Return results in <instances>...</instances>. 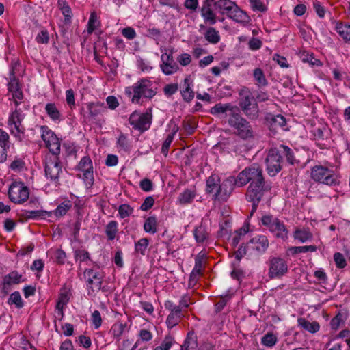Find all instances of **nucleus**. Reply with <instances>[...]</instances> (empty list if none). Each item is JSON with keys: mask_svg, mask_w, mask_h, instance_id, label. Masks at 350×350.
Here are the masks:
<instances>
[{"mask_svg": "<svg viewBox=\"0 0 350 350\" xmlns=\"http://www.w3.org/2000/svg\"><path fill=\"white\" fill-rule=\"evenodd\" d=\"M201 16L205 24L213 25L217 23V16L208 1H204L200 9Z\"/></svg>", "mask_w": 350, "mask_h": 350, "instance_id": "nucleus-21", "label": "nucleus"}, {"mask_svg": "<svg viewBox=\"0 0 350 350\" xmlns=\"http://www.w3.org/2000/svg\"><path fill=\"white\" fill-rule=\"evenodd\" d=\"M235 179L234 177H230L225 180L222 183H219L217 192L213 195L214 199L226 200L233 189V184L235 185Z\"/></svg>", "mask_w": 350, "mask_h": 350, "instance_id": "nucleus-20", "label": "nucleus"}, {"mask_svg": "<svg viewBox=\"0 0 350 350\" xmlns=\"http://www.w3.org/2000/svg\"><path fill=\"white\" fill-rule=\"evenodd\" d=\"M62 172L58 154H48L45 161V174L51 181L57 183Z\"/></svg>", "mask_w": 350, "mask_h": 350, "instance_id": "nucleus-9", "label": "nucleus"}, {"mask_svg": "<svg viewBox=\"0 0 350 350\" xmlns=\"http://www.w3.org/2000/svg\"><path fill=\"white\" fill-rule=\"evenodd\" d=\"M118 145L124 151L129 150V145L127 137L124 134H120L117 142Z\"/></svg>", "mask_w": 350, "mask_h": 350, "instance_id": "nucleus-58", "label": "nucleus"}, {"mask_svg": "<svg viewBox=\"0 0 350 350\" xmlns=\"http://www.w3.org/2000/svg\"><path fill=\"white\" fill-rule=\"evenodd\" d=\"M251 7L254 10L259 12H265L267 10L266 6L260 0H249Z\"/></svg>", "mask_w": 350, "mask_h": 350, "instance_id": "nucleus-59", "label": "nucleus"}, {"mask_svg": "<svg viewBox=\"0 0 350 350\" xmlns=\"http://www.w3.org/2000/svg\"><path fill=\"white\" fill-rule=\"evenodd\" d=\"M88 115L84 117L89 120H96V118L102 113L106 111V107L104 103L99 102L89 103L86 105Z\"/></svg>", "mask_w": 350, "mask_h": 350, "instance_id": "nucleus-22", "label": "nucleus"}, {"mask_svg": "<svg viewBox=\"0 0 350 350\" xmlns=\"http://www.w3.org/2000/svg\"><path fill=\"white\" fill-rule=\"evenodd\" d=\"M214 6L219 13L226 14L237 23H246L249 21L248 15L231 0H217Z\"/></svg>", "mask_w": 350, "mask_h": 350, "instance_id": "nucleus-2", "label": "nucleus"}, {"mask_svg": "<svg viewBox=\"0 0 350 350\" xmlns=\"http://www.w3.org/2000/svg\"><path fill=\"white\" fill-rule=\"evenodd\" d=\"M10 90L14 92L12 96L14 99V104L16 105V101L17 100H21L23 98V93L18 89V83L14 80L12 82L10 83Z\"/></svg>", "mask_w": 350, "mask_h": 350, "instance_id": "nucleus-49", "label": "nucleus"}, {"mask_svg": "<svg viewBox=\"0 0 350 350\" xmlns=\"http://www.w3.org/2000/svg\"><path fill=\"white\" fill-rule=\"evenodd\" d=\"M84 276L87 278L89 295L94 294L100 290H102L103 292L107 291L105 286H102L103 274L101 272L92 269H87L84 271Z\"/></svg>", "mask_w": 350, "mask_h": 350, "instance_id": "nucleus-8", "label": "nucleus"}, {"mask_svg": "<svg viewBox=\"0 0 350 350\" xmlns=\"http://www.w3.org/2000/svg\"><path fill=\"white\" fill-rule=\"evenodd\" d=\"M8 196L14 203L22 204L29 198V189L21 182H14L10 186Z\"/></svg>", "mask_w": 350, "mask_h": 350, "instance_id": "nucleus-12", "label": "nucleus"}, {"mask_svg": "<svg viewBox=\"0 0 350 350\" xmlns=\"http://www.w3.org/2000/svg\"><path fill=\"white\" fill-rule=\"evenodd\" d=\"M45 111L49 117L54 122H60L62 113L54 103H47L45 106Z\"/></svg>", "mask_w": 350, "mask_h": 350, "instance_id": "nucleus-27", "label": "nucleus"}, {"mask_svg": "<svg viewBox=\"0 0 350 350\" xmlns=\"http://www.w3.org/2000/svg\"><path fill=\"white\" fill-rule=\"evenodd\" d=\"M239 105L243 113L250 120H256L259 116V109L252 93L247 89L239 92Z\"/></svg>", "mask_w": 350, "mask_h": 350, "instance_id": "nucleus-6", "label": "nucleus"}, {"mask_svg": "<svg viewBox=\"0 0 350 350\" xmlns=\"http://www.w3.org/2000/svg\"><path fill=\"white\" fill-rule=\"evenodd\" d=\"M228 124L234 129V133L243 139H247L254 137V130L250 123L239 111L230 113Z\"/></svg>", "mask_w": 350, "mask_h": 350, "instance_id": "nucleus-5", "label": "nucleus"}, {"mask_svg": "<svg viewBox=\"0 0 350 350\" xmlns=\"http://www.w3.org/2000/svg\"><path fill=\"white\" fill-rule=\"evenodd\" d=\"M58 3L62 14L65 17V22L66 23H70L72 14L70 6L63 0H59Z\"/></svg>", "mask_w": 350, "mask_h": 350, "instance_id": "nucleus-39", "label": "nucleus"}, {"mask_svg": "<svg viewBox=\"0 0 350 350\" xmlns=\"http://www.w3.org/2000/svg\"><path fill=\"white\" fill-rule=\"evenodd\" d=\"M220 183V179L217 175H211L206 180V192L215 193L218 189Z\"/></svg>", "mask_w": 350, "mask_h": 350, "instance_id": "nucleus-34", "label": "nucleus"}, {"mask_svg": "<svg viewBox=\"0 0 350 350\" xmlns=\"http://www.w3.org/2000/svg\"><path fill=\"white\" fill-rule=\"evenodd\" d=\"M310 178L316 183L331 187L340 184L339 176L332 169L321 165H316L311 168Z\"/></svg>", "mask_w": 350, "mask_h": 350, "instance_id": "nucleus-3", "label": "nucleus"}, {"mask_svg": "<svg viewBox=\"0 0 350 350\" xmlns=\"http://www.w3.org/2000/svg\"><path fill=\"white\" fill-rule=\"evenodd\" d=\"M297 323L301 328L312 334L317 332L320 329V325L318 322H310L305 318H299Z\"/></svg>", "mask_w": 350, "mask_h": 350, "instance_id": "nucleus-26", "label": "nucleus"}, {"mask_svg": "<svg viewBox=\"0 0 350 350\" xmlns=\"http://www.w3.org/2000/svg\"><path fill=\"white\" fill-rule=\"evenodd\" d=\"M173 338L171 336H167L161 345L157 347L154 350H170L173 343Z\"/></svg>", "mask_w": 350, "mask_h": 350, "instance_id": "nucleus-55", "label": "nucleus"}, {"mask_svg": "<svg viewBox=\"0 0 350 350\" xmlns=\"http://www.w3.org/2000/svg\"><path fill=\"white\" fill-rule=\"evenodd\" d=\"M250 182V184L263 183L264 178L262 170L256 165L246 167L241 172L235 179V185L242 187Z\"/></svg>", "mask_w": 350, "mask_h": 350, "instance_id": "nucleus-7", "label": "nucleus"}, {"mask_svg": "<svg viewBox=\"0 0 350 350\" xmlns=\"http://www.w3.org/2000/svg\"><path fill=\"white\" fill-rule=\"evenodd\" d=\"M118 232V223L116 221H109L105 228V233L107 239L110 241L113 240Z\"/></svg>", "mask_w": 350, "mask_h": 350, "instance_id": "nucleus-38", "label": "nucleus"}, {"mask_svg": "<svg viewBox=\"0 0 350 350\" xmlns=\"http://www.w3.org/2000/svg\"><path fill=\"white\" fill-rule=\"evenodd\" d=\"M23 281L22 275L16 271H13L3 278V284L5 288V286L19 284Z\"/></svg>", "mask_w": 350, "mask_h": 350, "instance_id": "nucleus-29", "label": "nucleus"}, {"mask_svg": "<svg viewBox=\"0 0 350 350\" xmlns=\"http://www.w3.org/2000/svg\"><path fill=\"white\" fill-rule=\"evenodd\" d=\"M228 111H230V113H233L236 111H239V108L230 103H217L210 109V113L212 115L216 116L220 113H226Z\"/></svg>", "mask_w": 350, "mask_h": 350, "instance_id": "nucleus-24", "label": "nucleus"}, {"mask_svg": "<svg viewBox=\"0 0 350 350\" xmlns=\"http://www.w3.org/2000/svg\"><path fill=\"white\" fill-rule=\"evenodd\" d=\"M195 196V190L187 189L179 194L178 201L180 204H190L193 200Z\"/></svg>", "mask_w": 350, "mask_h": 350, "instance_id": "nucleus-30", "label": "nucleus"}, {"mask_svg": "<svg viewBox=\"0 0 350 350\" xmlns=\"http://www.w3.org/2000/svg\"><path fill=\"white\" fill-rule=\"evenodd\" d=\"M133 212V208L129 204H121L118 208V213L122 219L130 216Z\"/></svg>", "mask_w": 350, "mask_h": 350, "instance_id": "nucleus-50", "label": "nucleus"}, {"mask_svg": "<svg viewBox=\"0 0 350 350\" xmlns=\"http://www.w3.org/2000/svg\"><path fill=\"white\" fill-rule=\"evenodd\" d=\"M77 170L83 172V179L90 185L94 183L92 162L90 157H83L77 166Z\"/></svg>", "mask_w": 350, "mask_h": 350, "instance_id": "nucleus-18", "label": "nucleus"}, {"mask_svg": "<svg viewBox=\"0 0 350 350\" xmlns=\"http://www.w3.org/2000/svg\"><path fill=\"white\" fill-rule=\"evenodd\" d=\"M313 8L320 18H323L325 14V9L318 1L313 2Z\"/></svg>", "mask_w": 350, "mask_h": 350, "instance_id": "nucleus-64", "label": "nucleus"}, {"mask_svg": "<svg viewBox=\"0 0 350 350\" xmlns=\"http://www.w3.org/2000/svg\"><path fill=\"white\" fill-rule=\"evenodd\" d=\"M178 89V85L177 83H170L167 84L163 88V92L166 96H172L175 94Z\"/></svg>", "mask_w": 350, "mask_h": 350, "instance_id": "nucleus-61", "label": "nucleus"}, {"mask_svg": "<svg viewBox=\"0 0 350 350\" xmlns=\"http://www.w3.org/2000/svg\"><path fill=\"white\" fill-rule=\"evenodd\" d=\"M184 316L183 311L174 310V312H170L167 317L166 323L168 328L172 329L175 327L180 321L182 317Z\"/></svg>", "mask_w": 350, "mask_h": 350, "instance_id": "nucleus-28", "label": "nucleus"}, {"mask_svg": "<svg viewBox=\"0 0 350 350\" xmlns=\"http://www.w3.org/2000/svg\"><path fill=\"white\" fill-rule=\"evenodd\" d=\"M204 36L206 40L211 44H216L220 41L219 33L214 27H208Z\"/></svg>", "mask_w": 350, "mask_h": 350, "instance_id": "nucleus-31", "label": "nucleus"}, {"mask_svg": "<svg viewBox=\"0 0 350 350\" xmlns=\"http://www.w3.org/2000/svg\"><path fill=\"white\" fill-rule=\"evenodd\" d=\"M71 206L72 204L70 201H64L57 207L54 213L57 217H62L66 215Z\"/></svg>", "mask_w": 350, "mask_h": 350, "instance_id": "nucleus-44", "label": "nucleus"}, {"mask_svg": "<svg viewBox=\"0 0 350 350\" xmlns=\"http://www.w3.org/2000/svg\"><path fill=\"white\" fill-rule=\"evenodd\" d=\"M42 131L41 137L46 146L49 148L50 154H59L60 152V142L56 135L46 126L40 128Z\"/></svg>", "mask_w": 350, "mask_h": 350, "instance_id": "nucleus-13", "label": "nucleus"}, {"mask_svg": "<svg viewBox=\"0 0 350 350\" xmlns=\"http://www.w3.org/2000/svg\"><path fill=\"white\" fill-rule=\"evenodd\" d=\"M9 135L0 129V163L4 162L7 159V148H8Z\"/></svg>", "mask_w": 350, "mask_h": 350, "instance_id": "nucleus-25", "label": "nucleus"}, {"mask_svg": "<svg viewBox=\"0 0 350 350\" xmlns=\"http://www.w3.org/2000/svg\"><path fill=\"white\" fill-rule=\"evenodd\" d=\"M269 246V241L266 236H256L250 239L247 245V250L250 254H260L264 253Z\"/></svg>", "mask_w": 350, "mask_h": 350, "instance_id": "nucleus-16", "label": "nucleus"}, {"mask_svg": "<svg viewBox=\"0 0 350 350\" xmlns=\"http://www.w3.org/2000/svg\"><path fill=\"white\" fill-rule=\"evenodd\" d=\"M36 40L39 44H47L49 41V35L47 30H42L36 37Z\"/></svg>", "mask_w": 350, "mask_h": 350, "instance_id": "nucleus-56", "label": "nucleus"}, {"mask_svg": "<svg viewBox=\"0 0 350 350\" xmlns=\"http://www.w3.org/2000/svg\"><path fill=\"white\" fill-rule=\"evenodd\" d=\"M254 77L258 86L262 87L267 85V81L262 69L255 68L254 70Z\"/></svg>", "mask_w": 350, "mask_h": 350, "instance_id": "nucleus-42", "label": "nucleus"}, {"mask_svg": "<svg viewBox=\"0 0 350 350\" xmlns=\"http://www.w3.org/2000/svg\"><path fill=\"white\" fill-rule=\"evenodd\" d=\"M280 151V154L282 156H285L287 161L290 164H293L295 162V157L292 150L285 145H280L279 148H277Z\"/></svg>", "mask_w": 350, "mask_h": 350, "instance_id": "nucleus-40", "label": "nucleus"}, {"mask_svg": "<svg viewBox=\"0 0 350 350\" xmlns=\"http://www.w3.org/2000/svg\"><path fill=\"white\" fill-rule=\"evenodd\" d=\"M172 55L173 51L170 50L169 53H164L161 56V64L160 67L163 72L166 75H172L179 69V66L174 60Z\"/></svg>", "mask_w": 350, "mask_h": 350, "instance_id": "nucleus-17", "label": "nucleus"}, {"mask_svg": "<svg viewBox=\"0 0 350 350\" xmlns=\"http://www.w3.org/2000/svg\"><path fill=\"white\" fill-rule=\"evenodd\" d=\"M99 25V22L98 21L97 16L95 12H92L89 18L88 24V33H92L96 28Z\"/></svg>", "mask_w": 350, "mask_h": 350, "instance_id": "nucleus-51", "label": "nucleus"}, {"mask_svg": "<svg viewBox=\"0 0 350 350\" xmlns=\"http://www.w3.org/2000/svg\"><path fill=\"white\" fill-rule=\"evenodd\" d=\"M266 120L269 123L270 129L275 132L278 128H282L284 130H286L284 128L286 124V119L280 114L273 115L268 113L266 116Z\"/></svg>", "mask_w": 350, "mask_h": 350, "instance_id": "nucleus-23", "label": "nucleus"}, {"mask_svg": "<svg viewBox=\"0 0 350 350\" xmlns=\"http://www.w3.org/2000/svg\"><path fill=\"white\" fill-rule=\"evenodd\" d=\"M295 239H297L299 241L304 243L308 240L312 239V234L306 229H297L294 232Z\"/></svg>", "mask_w": 350, "mask_h": 350, "instance_id": "nucleus-37", "label": "nucleus"}, {"mask_svg": "<svg viewBox=\"0 0 350 350\" xmlns=\"http://www.w3.org/2000/svg\"><path fill=\"white\" fill-rule=\"evenodd\" d=\"M125 327H126L125 324L120 323V322H118V323H116L115 324H113V325L112 326V327L111 329V332L113 334L114 338L119 339L120 338V336H122V334H123V332L125 329Z\"/></svg>", "mask_w": 350, "mask_h": 350, "instance_id": "nucleus-46", "label": "nucleus"}, {"mask_svg": "<svg viewBox=\"0 0 350 350\" xmlns=\"http://www.w3.org/2000/svg\"><path fill=\"white\" fill-rule=\"evenodd\" d=\"M193 234L196 241L198 243H204L208 238V232H207L206 228L202 225H200L196 228L193 232Z\"/></svg>", "mask_w": 350, "mask_h": 350, "instance_id": "nucleus-35", "label": "nucleus"}, {"mask_svg": "<svg viewBox=\"0 0 350 350\" xmlns=\"http://www.w3.org/2000/svg\"><path fill=\"white\" fill-rule=\"evenodd\" d=\"M8 304H14L17 308H21L23 306V301L19 292H14L10 295Z\"/></svg>", "mask_w": 350, "mask_h": 350, "instance_id": "nucleus-45", "label": "nucleus"}, {"mask_svg": "<svg viewBox=\"0 0 350 350\" xmlns=\"http://www.w3.org/2000/svg\"><path fill=\"white\" fill-rule=\"evenodd\" d=\"M282 159L280 151L277 148H271L266 158L267 170L268 174L275 176L282 169Z\"/></svg>", "mask_w": 350, "mask_h": 350, "instance_id": "nucleus-14", "label": "nucleus"}, {"mask_svg": "<svg viewBox=\"0 0 350 350\" xmlns=\"http://www.w3.org/2000/svg\"><path fill=\"white\" fill-rule=\"evenodd\" d=\"M126 94L131 98L133 103L137 104L141 98H152L156 94V89L153 88V84L148 79H142L135 83L132 86L125 89Z\"/></svg>", "mask_w": 350, "mask_h": 350, "instance_id": "nucleus-1", "label": "nucleus"}, {"mask_svg": "<svg viewBox=\"0 0 350 350\" xmlns=\"http://www.w3.org/2000/svg\"><path fill=\"white\" fill-rule=\"evenodd\" d=\"M261 221L275 237L282 239L287 237L288 230L283 221L271 215L263 216Z\"/></svg>", "mask_w": 350, "mask_h": 350, "instance_id": "nucleus-10", "label": "nucleus"}, {"mask_svg": "<svg viewBox=\"0 0 350 350\" xmlns=\"http://www.w3.org/2000/svg\"><path fill=\"white\" fill-rule=\"evenodd\" d=\"M230 299V296L228 295L221 296L219 301L215 304V312H219L221 311Z\"/></svg>", "mask_w": 350, "mask_h": 350, "instance_id": "nucleus-63", "label": "nucleus"}, {"mask_svg": "<svg viewBox=\"0 0 350 350\" xmlns=\"http://www.w3.org/2000/svg\"><path fill=\"white\" fill-rule=\"evenodd\" d=\"M293 254L314 252L317 250L315 245L296 246L290 249Z\"/></svg>", "mask_w": 350, "mask_h": 350, "instance_id": "nucleus-48", "label": "nucleus"}, {"mask_svg": "<svg viewBox=\"0 0 350 350\" xmlns=\"http://www.w3.org/2000/svg\"><path fill=\"white\" fill-rule=\"evenodd\" d=\"M66 101L71 109L75 108V93L72 89L66 91Z\"/></svg>", "mask_w": 350, "mask_h": 350, "instance_id": "nucleus-54", "label": "nucleus"}, {"mask_svg": "<svg viewBox=\"0 0 350 350\" xmlns=\"http://www.w3.org/2000/svg\"><path fill=\"white\" fill-rule=\"evenodd\" d=\"M29 106L23 103L16 101V107L14 110L11 113L8 118V126L11 133L16 137L21 139L22 135L24 134L25 127L22 124V122L25 117V110H28Z\"/></svg>", "mask_w": 350, "mask_h": 350, "instance_id": "nucleus-4", "label": "nucleus"}, {"mask_svg": "<svg viewBox=\"0 0 350 350\" xmlns=\"http://www.w3.org/2000/svg\"><path fill=\"white\" fill-rule=\"evenodd\" d=\"M277 337L272 333H267L261 339V343L268 347H271L277 342Z\"/></svg>", "mask_w": 350, "mask_h": 350, "instance_id": "nucleus-47", "label": "nucleus"}, {"mask_svg": "<svg viewBox=\"0 0 350 350\" xmlns=\"http://www.w3.org/2000/svg\"><path fill=\"white\" fill-rule=\"evenodd\" d=\"M288 272L286 261L280 257H272L269 259V277L280 278Z\"/></svg>", "mask_w": 350, "mask_h": 350, "instance_id": "nucleus-15", "label": "nucleus"}, {"mask_svg": "<svg viewBox=\"0 0 350 350\" xmlns=\"http://www.w3.org/2000/svg\"><path fill=\"white\" fill-rule=\"evenodd\" d=\"M202 275V270L200 269L194 267L192 270L190 276H189V285L195 284L198 280V278Z\"/></svg>", "mask_w": 350, "mask_h": 350, "instance_id": "nucleus-60", "label": "nucleus"}, {"mask_svg": "<svg viewBox=\"0 0 350 350\" xmlns=\"http://www.w3.org/2000/svg\"><path fill=\"white\" fill-rule=\"evenodd\" d=\"M75 258L77 261L79 260L80 262L90 260L89 253L84 250H77L75 252Z\"/></svg>", "mask_w": 350, "mask_h": 350, "instance_id": "nucleus-53", "label": "nucleus"}, {"mask_svg": "<svg viewBox=\"0 0 350 350\" xmlns=\"http://www.w3.org/2000/svg\"><path fill=\"white\" fill-rule=\"evenodd\" d=\"M197 347V339L193 334L189 333L181 346L182 350H193Z\"/></svg>", "mask_w": 350, "mask_h": 350, "instance_id": "nucleus-36", "label": "nucleus"}, {"mask_svg": "<svg viewBox=\"0 0 350 350\" xmlns=\"http://www.w3.org/2000/svg\"><path fill=\"white\" fill-rule=\"evenodd\" d=\"M334 260L338 268H344L347 265L345 258L341 253H336L334 255Z\"/></svg>", "mask_w": 350, "mask_h": 350, "instance_id": "nucleus-62", "label": "nucleus"}, {"mask_svg": "<svg viewBox=\"0 0 350 350\" xmlns=\"http://www.w3.org/2000/svg\"><path fill=\"white\" fill-rule=\"evenodd\" d=\"M184 84L185 85V89L182 92V96L185 101L190 102L194 97V92L189 87L188 79H185Z\"/></svg>", "mask_w": 350, "mask_h": 350, "instance_id": "nucleus-43", "label": "nucleus"}, {"mask_svg": "<svg viewBox=\"0 0 350 350\" xmlns=\"http://www.w3.org/2000/svg\"><path fill=\"white\" fill-rule=\"evenodd\" d=\"M269 186H265V182L260 184H250L246 193V199L249 202H260L265 191L269 190Z\"/></svg>", "mask_w": 350, "mask_h": 350, "instance_id": "nucleus-19", "label": "nucleus"}, {"mask_svg": "<svg viewBox=\"0 0 350 350\" xmlns=\"http://www.w3.org/2000/svg\"><path fill=\"white\" fill-rule=\"evenodd\" d=\"M152 113L149 112L141 113L137 111L133 112L129 118V124L135 130L144 132L148 130L151 124Z\"/></svg>", "mask_w": 350, "mask_h": 350, "instance_id": "nucleus-11", "label": "nucleus"}, {"mask_svg": "<svg viewBox=\"0 0 350 350\" xmlns=\"http://www.w3.org/2000/svg\"><path fill=\"white\" fill-rule=\"evenodd\" d=\"M149 245V240L147 238H142L135 243V251L136 253L145 255L146 249Z\"/></svg>", "mask_w": 350, "mask_h": 350, "instance_id": "nucleus-41", "label": "nucleus"}, {"mask_svg": "<svg viewBox=\"0 0 350 350\" xmlns=\"http://www.w3.org/2000/svg\"><path fill=\"white\" fill-rule=\"evenodd\" d=\"M336 29L345 41H350V24L339 23L336 25Z\"/></svg>", "mask_w": 350, "mask_h": 350, "instance_id": "nucleus-33", "label": "nucleus"}, {"mask_svg": "<svg viewBox=\"0 0 350 350\" xmlns=\"http://www.w3.org/2000/svg\"><path fill=\"white\" fill-rule=\"evenodd\" d=\"M144 230L145 232L155 234L157 231V219L155 216L148 217L144 221Z\"/></svg>", "mask_w": 350, "mask_h": 350, "instance_id": "nucleus-32", "label": "nucleus"}, {"mask_svg": "<svg viewBox=\"0 0 350 350\" xmlns=\"http://www.w3.org/2000/svg\"><path fill=\"white\" fill-rule=\"evenodd\" d=\"M176 131L177 129L174 130V132L169 134L162 145L161 152L165 155H167L168 152L169 147L173 141L174 135L176 133Z\"/></svg>", "mask_w": 350, "mask_h": 350, "instance_id": "nucleus-52", "label": "nucleus"}, {"mask_svg": "<svg viewBox=\"0 0 350 350\" xmlns=\"http://www.w3.org/2000/svg\"><path fill=\"white\" fill-rule=\"evenodd\" d=\"M92 321L95 329H98L102 324V318L98 310H94L92 314Z\"/></svg>", "mask_w": 350, "mask_h": 350, "instance_id": "nucleus-57", "label": "nucleus"}]
</instances>
